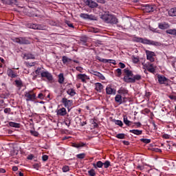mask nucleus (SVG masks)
Masks as SVG:
<instances>
[{"label": "nucleus", "instance_id": "1", "mask_svg": "<svg viewBox=\"0 0 176 176\" xmlns=\"http://www.w3.org/2000/svg\"><path fill=\"white\" fill-rule=\"evenodd\" d=\"M133 42H139L140 43H144V45H153L154 46H160V45H162L159 42L151 41L146 38H139V37H135L133 38Z\"/></svg>", "mask_w": 176, "mask_h": 176}, {"label": "nucleus", "instance_id": "2", "mask_svg": "<svg viewBox=\"0 0 176 176\" xmlns=\"http://www.w3.org/2000/svg\"><path fill=\"white\" fill-rule=\"evenodd\" d=\"M101 19L110 24H118V19L113 15L104 14L102 15Z\"/></svg>", "mask_w": 176, "mask_h": 176}, {"label": "nucleus", "instance_id": "3", "mask_svg": "<svg viewBox=\"0 0 176 176\" xmlns=\"http://www.w3.org/2000/svg\"><path fill=\"white\" fill-rule=\"evenodd\" d=\"M124 74L126 76H124V80L126 83H134V79L131 76H133V72L130 71L129 69H124Z\"/></svg>", "mask_w": 176, "mask_h": 176}, {"label": "nucleus", "instance_id": "4", "mask_svg": "<svg viewBox=\"0 0 176 176\" xmlns=\"http://www.w3.org/2000/svg\"><path fill=\"white\" fill-rule=\"evenodd\" d=\"M15 42H16V43H20V45H30V41L23 37L16 38Z\"/></svg>", "mask_w": 176, "mask_h": 176}, {"label": "nucleus", "instance_id": "5", "mask_svg": "<svg viewBox=\"0 0 176 176\" xmlns=\"http://www.w3.org/2000/svg\"><path fill=\"white\" fill-rule=\"evenodd\" d=\"M85 4L87 5V6H89V8H91L92 9L98 6V3L94 1L93 0H86Z\"/></svg>", "mask_w": 176, "mask_h": 176}, {"label": "nucleus", "instance_id": "6", "mask_svg": "<svg viewBox=\"0 0 176 176\" xmlns=\"http://www.w3.org/2000/svg\"><path fill=\"white\" fill-rule=\"evenodd\" d=\"M41 78H46L47 80H53V76L49 72H43L41 73Z\"/></svg>", "mask_w": 176, "mask_h": 176}, {"label": "nucleus", "instance_id": "7", "mask_svg": "<svg viewBox=\"0 0 176 176\" xmlns=\"http://www.w3.org/2000/svg\"><path fill=\"white\" fill-rule=\"evenodd\" d=\"M147 60H149L151 63H153L155 61V58H153V56H155V52H150V51H146Z\"/></svg>", "mask_w": 176, "mask_h": 176}, {"label": "nucleus", "instance_id": "8", "mask_svg": "<svg viewBox=\"0 0 176 176\" xmlns=\"http://www.w3.org/2000/svg\"><path fill=\"white\" fill-rule=\"evenodd\" d=\"M62 102L66 108H68L69 107H71V104H72V100H69L66 98H63L62 99Z\"/></svg>", "mask_w": 176, "mask_h": 176}, {"label": "nucleus", "instance_id": "9", "mask_svg": "<svg viewBox=\"0 0 176 176\" xmlns=\"http://www.w3.org/2000/svg\"><path fill=\"white\" fill-rule=\"evenodd\" d=\"M90 74H92L93 75H95L96 76H98V78H100V79H101L102 80H104V79H105V77H104L101 73H100L98 72H96L93 69L90 70Z\"/></svg>", "mask_w": 176, "mask_h": 176}, {"label": "nucleus", "instance_id": "10", "mask_svg": "<svg viewBox=\"0 0 176 176\" xmlns=\"http://www.w3.org/2000/svg\"><path fill=\"white\" fill-rule=\"evenodd\" d=\"M158 82L160 85H168V83H166L167 78H166V77L164 76H158Z\"/></svg>", "mask_w": 176, "mask_h": 176}, {"label": "nucleus", "instance_id": "11", "mask_svg": "<svg viewBox=\"0 0 176 176\" xmlns=\"http://www.w3.org/2000/svg\"><path fill=\"white\" fill-rule=\"evenodd\" d=\"M25 97H27L26 101H32L35 100V94H30V93H26Z\"/></svg>", "mask_w": 176, "mask_h": 176}, {"label": "nucleus", "instance_id": "12", "mask_svg": "<svg viewBox=\"0 0 176 176\" xmlns=\"http://www.w3.org/2000/svg\"><path fill=\"white\" fill-rule=\"evenodd\" d=\"M57 115H59L60 116H65V115H67V110L65 108L63 107L57 111Z\"/></svg>", "mask_w": 176, "mask_h": 176}, {"label": "nucleus", "instance_id": "13", "mask_svg": "<svg viewBox=\"0 0 176 176\" xmlns=\"http://www.w3.org/2000/svg\"><path fill=\"white\" fill-rule=\"evenodd\" d=\"M98 60L99 61H101V63H111V64H113L114 65H116V63L115 62V60L101 58L100 57H98Z\"/></svg>", "mask_w": 176, "mask_h": 176}, {"label": "nucleus", "instance_id": "14", "mask_svg": "<svg viewBox=\"0 0 176 176\" xmlns=\"http://www.w3.org/2000/svg\"><path fill=\"white\" fill-rule=\"evenodd\" d=\"M7 74L10 78H17V75L11 69H8Z\"/></svg>", "mask_w": 176, "mask_h": 176}, {"label": "nucleus", "instance_id": "15", "mask_svg": "<svg viewBox=\"0 0 176 176\" xmlns=\"http://www.w3.org/2000/svg\"><path fill=\"white\" fill-rule=\"evenodd\" d=\"M144 10L145 12H146V13H151V12H153L154 8L152 6L146 5Z\"/></svg>", "mask_w": 176, "mask_h": 176}, {"label": "nucleus", "instance_id": "16", "mask_svg": "<svg viewBox=\"0 0 176 176\" xmlns=\"http://www.w3.org/2000/svg\"><path fill=\"white\" fill-rule=\"evenodd\" d=\"M23 58H25V60H30V59L34 60L35 57L32 54H25L23 55Z\"/></svg>", "mask_w": 176, "mask_h": 176}, {"label": "nucleus", "instance_id": "17", "mask_svg": "<svg viewBox=\"0 0 176 176\" xmlns=\"http://www.w3.org/2000/svg\"><path fill=\"white\" fill-rule=\"evenodd\" d=\"M170 27V25H168V23H160L159 24V28H160V30H167V28H168Z\"/></svg>", "mask_w": 176, "mask_h": 176}, {"label": "nucleus", "instance_id": "18", "mask_svg": "<svg viewBox=\"0 0 176 176\" xmlns=\"http://www.w3.org/2000/svg\"><path fill=\"white\" fill-rule=\"evenodd\" d=\"M93 166L95 168H101L104 166V163L101 161H98L96 164H93Z\"/></svg>", "mask_w": 176, "mask_h": 176}, {"label": "nucleus", "instance_id": "19", "mask_svg": "<svg viewBox=\"0 0 176 176\" xmlns=\"http://www.w3.org/2000/svg\"><path fill=\"white\" fill-rule=\"evenodd\" d=\"M62 61H63V64H67L68 63H71V61H72V60H71V58L67 57L66 56H63L62 58Z\"/></svg>", "mask_w": 176, "mask_h": 176}, {"label": "nucleus", "instance_id": "20", "mask_svg": "<svg viewBox=\"0 0 176 176\" xmlns=\"http://www.w3.org/2000/svg\"><path fill=\"white\" fill-rule=\"evenodd\" d=\"M130 133H133V134H135L136 135H141L142 134V131H140L138 129H133L129 131Z\"/></svg>", "mask_w": 176, "mask_h": 176}, {"label": "nucleus", "instance_id": "21", "mask_svg": "<svg viewBox=\"0 0 176 176\" xmlns=\"http://www.w3.org/2000/svg\"><path fill=\"white\" fill-rule=\"evenodd\" d=\"M168 14H169V16H176V8H171L168 11Z\"/></svg>", "mask_w": 176, "mask_h": 176}, {"label": "nucleus", "instance_id": "22", "mask_svg": "<svg viewBox=\"0 0 176 176\" xmlns=\"http://www.w3.org/2000/svg\"><path fill=\"white\" fill-rule=\"evenodd\" d=\"M118 94H127V93H129V91L122 87L118 91Z\"/></svg>", "mask_w": 176, "mask_h": 176}, {"label": "nucleus", "instance_id": "23", "mask_svg": "<svg viewBox=\"0 0 176 176\" xmlns=\"http://www.w3.org/2000/svg\"><path fill=\"white\" fill-rule=\"evenodd\" d=\"M103 87H104L100 82H98L96 84V90H97V91H101V90H102Z\"/></svg>", "mask_w": 176, "mask_h": 176}, {"label": "nucleus", "instance_id": "24", "mask_svg": "<svg viewBox=\"0 0 176 176\" xmlns=\"http://www.w3.org/2000/svg\"><path fill=\"white\" fill-rule=\"evenodd\" d=\"M78 79H80L82 82H86V74H78L77 76Z\"/></svg>", "mask_w": 176, "mask_h": 176}, {"label": "nucleus", "instance_id": "25", "mask_svg": "<svg viewBox=\"0 0 176 176\" xmlns=\"http://www.w3.org/2000/svg\"><path fill=\"white\" fill-rule=\"evenodd\" d=\"M9 126H10V127H15L16 129H19L20 127V124L10 122H9Z\"/></svg>", "mask_w": 176, "mask_h": 176}, {"label": "nucleus", "instance_id": "26", "mask_svg": "<svg viewBox=\"0 0 176 176\" xmlns=\"http://www.w3.org/2000/svg\"><path fill=\"white\" fill-rule=\"evenodd\" d=\"M124 123L126 124V126H131V121L127 119V116H124Z\"/></svg>", "mask_w": 176, "mask_h": 176}, {"label": "nucleus", "instance_id": "27", "mask_svg": "<svg viewBox=\"0 0 176 176\" xmlns=\"http://www.w3.org/2000/svg\"><path fill=\"white\" fill-rule=\"evenodd\" d=\"M115 100H116V102H119V104L122 103V96H120V95H116Z\"/></svg>", "mask_w": 176, "mask_h": 176}, {"label": "nucleus", "instance_id": "28", "mask_svg": "<svg viewBox=\"0 0 176 176\" xmlns=\"http://www.w3.org/2000/svg\"><path fill=\"white\" fill-rule=\"evenodd\" d=\"M166 34H170V35H176V30L175 29H170L166 30Z\"/></svg>", "mask_w": 176, "mask_h": 176}, {"label": "nucleus", "instance_id": "29", "mask_svg": "<svg viewBox=\"0 0 176 176\" xmlns=\"http://www.w3.org/2000/svg\"><path fill=\"white\" fill-rule=\"evenodd\" d=\"M58 82L60 83H64V74H60L58 76Z\"/></svg>", "mask_w": 176, "mask_h": 176}, {"label": "nucleus", "instance_id": "30", "mask_svg": "<svg viewBox=\"0 0 176 176\" xmlns=\"http://www.w3.org/2000/svg\"><path fill=\"white\" fill-rule=\"evenodd\" d=\"M37 25H36V24L30 23V24L28 25V27L29 28H32V30H36Z\"/></svg>", "mask_w": 176, "mask_h": 176}, {"label": "nucleus", "instance_id": "31", "mask_svg": "<svg viewBox=\"0 0 176 176\" xmlns=\"http://www.w3.org/2000/svg\"><path fill=\"white\" fill-rule=\"evenodd\" d=\"M15 83L18 87H22L23 82L21 80H16Z\"/></svg>", "mask_w": 176, "mask_h": 176}, {"label": "nucleus", "instance_id": "32", "mask_svg": "<svg viewBox=\"0 0 176 176\" xmlns=\"http://www.w3.org/2000/svg\"><path fill=\"white\" fill-rule=\"evenodd\" d=\"M106 93L107 94H112L113 93V89L111 87L106 88Z\"/></svg>", "mask_w": 176, "mask_h": 176}, {"label": "nucleus", "instance_id": "33", "mask_svg": "<svg viewBox=\"0 0 176 176\" xmlns=\"http://www.w3.org/2000/svg\"><path fill=\"white\" fill-rule=\"evenodd\" d=\"M67 94H69V96H75V94H76L75 90H74L73 89H69L67 91Z\"/></svg>", "mask_w": 176, "mask_h": 176}, {"label": "nucleus", "instance_id": "34", "mask_svg": "<svg viewBox=\"0 0 176 176\" xmlns=\"http://www.w3.org/2000/svg\"><path fill=\"white\" fill-rule=\"evenodd\" d=\"M88 174L90 176H96V170H94V169H91L88 171Z\"/></svg>", "mask_w": 176, "mask_h": 176}, {"label": "nucleus", "instance_id": "35", "mask_svg": "<svg viewBox=\"0 0 176 176\" xmlns=\"http://www.w3.org/2000/svg\"><path fill=\"white\" fill-rule=\"evenodd\" d=\"M125 135L124 133H119L116 135V138H119L120 140L124 139Z\"/></svg>", "mask_w": 176, "mask_h": 176}, {"label": "nucleus", "instance_id": "36", "mask_svg": "<svg viewBox=\"0 0 176 176\" xmlns=\"http://www.w3.org/2000/svg\"><path fill=\"white\" fill-rule=\"evenodd\" d=\"M80 17H82V19H91L90 15H89L87 14H81L80 15Z\"/></svg>", "mask_w": 176, "mask_h": 176}, {"label": "nucleus", "instance_id": "37", "mask_svg": "<svg viewBox=\"0 0 176 176\" xmlns=\"http://www.w3.org/2000/svg\"><path fill=\"white\" fill-rule=\"evenodd\" d=\"M132 79H134V83L135 82V80H140L141 79V76L140 75H135V76H133V78H132Z\"/></svg>", "mask_w": 176, "mask_h": 176}, {"label": "nucleus", "instance_id": "38", "mask_svg": "<svg viewBox=\"0 0 176 176\" xmlns=\"http://www.w3.org/2000/svg\"><path fill=\"white\" fill-rule=\"evenodd\" d=\"M103 166H104V168H108V167L111 166V162H109V161H106L103 163Z\"/></svg>", "mask_w": 176, "mask_h": 176}, {"label": "nucleus", "instance_id": "39", "mask_svg": "<svg viewBox=\"0 0 176 176\" xmlns=\"http://www.w3.org/2000/svg\"><path fill=\"white\" fill-rule=\"evenodd\" d=\"M130 102H131V100L129 98H124L122 100V102H128V104L126 105H130V104H131Z\"/></svg>", "mask_w": 176, "mask_h": 176}, {"label": "nucleus", "instance_id": "40", "mask_svg": "<svg viewBox=\"0 0 176 176\" xmlns=\"http://www.w3.org/2000/svg\"><path fill=\"white\" fill-rule=\"evenodd\" d=\"M77 157L78 159H85V157H86V154L85 153L78 154L77 155Z\"/></svg>", "mask_w": 176, "mask_h": 176}, {"label": "nucleus", "instance_id": "41", "mask_svg": "<svg viewBox=\"0 0 176 176\" xmlns=\"http://www.w3.org/2000/svg\"><path fill=\"white\" fill-rule=\"evenodd\" d=\"M147 71H148V72H151V74H153V72H155V68H153V67H152V65H151V67H147Z\"/></svg>", "mask_w": 176, "mask_h": 176}, {"label": "nucleus", "instance_id": "42", "mask_svg": "<svg viewBox=\"0 0 176 176\" xmlns=\"http://www.w3.org/2000/svg\"><path fill=\"white\" fill-rule=\"evenodd\" d=\"M72 146H74V148H80V146H85V144H78L74 143Z\"/></svg>", "mask_w": 176, "mask_h": 176}, {"label": "nucleus", "instance_id": "43", "mask_svg": "<svg viewBox=\"0 0 176 176\" xmlns=\"http://www.w3.org/2000/svg\"><path fill=\"white\" fill-rule=\"evenodd\" d=\"M140 141L144 142V144H149L151 142V140L149 139H140Z\"/></svg>", "mask_w": 176, "mask_h": 176}, {"label": "nucleus", "instance_id": "44", "mask_svg": "<svg viewBox=\"0 0 176 176\" xmlns=\"http://www.w3.org/2000/svg\"><path fill=\"white\" fill-rule=\"evenodd\" d=\"M63 173H67V171H69V166H63Z\"/></svg>", "mask_w": 176, "mask_h": 176}, {"label": "nucleus", "instance_id": "45", "mask_svg": "<svg viewBox=\"0 0 176 176\" xmlns=\"http://www.w3.org/2000/svg\"><path fill=\"white\" fill-rule=\"evenodd\" d=\"M30 133L32 135H34V137H38V135H39V133L35 131H30Z\"/></svg>", "mask_w": 176, "mask_h": 176}, {"label": "nucleus", "instance_id": "46", "mask_svg": "<svg viewBox=\"0 0 176 176\" xmlns=\"http://www.w3.org/2000/svg\"><path fill=\"white\" fill-rule=\"evenodd\" d=\"M36 30H46L45 27L42 25H37V28H36Z\"/></svg>", "mask_w": 176, "mask_h": 176}, {"label": "nucleus", "instance_id": "47", "mask_svg": "<svg viewBox=\"0 0 176 176\" xmlns=\"http://www.w3.org/2000/svg\"><path fill=\"white\" fill-rule=\"evenodd\" d=\"M65 23L67 24V25H68V27H69L70 28H74V25L72 23H71V22L66 21Z\"/></svg>", "mask_w": 176, "mask_h": 176}, {"label": "nucleus", "instance_id": "48", "mask_svg": "<svg viewBox=\"0 0 176 176\" xmlns=\"http://www.w3.org/2000/svg\"><path fill=\"white\" fill-rule=\"evenodd\" d=\"M116 124H118V126H120V127H122V126H123V122L121 120H117L116 122Z\"/></svg>", "mask_w": 176, "mask_h": 176}, {"label": "nucleus", "instance_id": "49", "mask_svg": "<svg viewBox=\"0 0 176 176\" xmlns=\"http://www.w3.org/2000/svg\"><path fill=\"white\" fill-rule=\"evenodd\" d=\"M116 72H117V74H118V77H120V76L122 75V69H116Z\"/></svg>", "mask_w": 176, "mask_h": 176}, {"label": "nucleus", "instance_id": "50", "mask_svg": "<svg viewBox=\"0 0 176 176\" xmlns=\"http://www.w3.org/2000/svg\"><path fill=\"white\" fill-rule=\"evenodd\" d=\"M42 159L43 162H46L47 159H49V156H47V155H43Z\"/></svg>", "mask_w": 176, "mask_h": 176}, {"label": "nucleus", "instance_id": "51", "mask_svg": "<svg viewBox=\"0 0 176 176\" xmlns=\"http://www.w3.org/2000/svg\"><path fill=\"white\" fill-rule=\"evenodd\" d=\"M26 65H27V67H34V65H35V63L34 62H33L32 63H26Z\"/></svg>", "mask_w": 176, "mask_h": 176}, {"label": "nucleus", "instance_id": "52", "mask_svg": "<svg viewBox=\"0 0 176 176\" xmlns=\"http://www.w3.org/2000/svg\"><path fill=\"white\" fill-rule=\"evenodd\" d=\"M133 63L137 64V63H138V61H140V59H138V58L133 57Z\"/></svg>", "mask_w": 176, "mask_h": 176}, {"label": "nucleus", "instance_id": "53", "mask_svg": "<svg viewBox=\"0 0 176 176\" xmlns=\"http://www.w3.org/2000/svg\"><path fill=\"white\" fill-rule=\"evenodd\" d=\"M41 69H42V68H38L36 71L35 73L36 74V75H39L41 74Z\"/></svg>", "mask_w": 176, "mask_h": 176}, {"label": "nucleus", "instance_id": "54", "mask_svg": "<svg viewBox=\"0 0 176 176\" xmlns=\"http://www.w3.org/2000/svg\"><path fill=\"white\" fill-rule=\"evenodd\" d=\"M5 113H10V109L6 108L4 109Z\"/></svg>", "mask_w": 176, "mask_h": 176}, {"label": "nucleus", "instance_id": "55", "mask_svg": "<svg viewBox=\"0 0 176 176\" xmlns=\"http://www.w3.org/2000/svg\"><path fill=\"white\" fill-rule=\"evenodd\" d=\"M120 68H124L126 67V65H124V63L120 62Z\"/></svg>", "mask_w": 176, "mask_h": 176}, {"label": "nucleus", "instance_id": "56", "mask_svg": "<svg viewBox=\"0 0 176 176\" xmlns=\"http://www.w3.org/2000/svg\"><path fill=\"white\" fill-rule=\"evenodd\" d=\"M163 138H165L166 140H168L170 138V136L168 134L163 135Z\"/></svg>", "mask_w": 176, "mask_h": 176}, {"label": "nucleus", "instance_id": "57", "mask_svg": "<svg viewBox=\"0 0 176 176\" xmlns=\"http://www.w3.org/2000/svg\"><path fill=\"white\" fill-rule=\"evenodd\" d=\"M92 124H94V129H96V127H98V124L96 123L94 121H93Z\"/></svg>", "mask_w": 176, "mask_h": 176}, {"label": "nucleus", "instance_id": "58", "mask_svg": "<svg viewBox=\"0 0 176 176\" xmlns=\"http://www.w3.org/2000/svg\"><path fill=\"white\" fill-rule=\"evenodd\" d=\"M33 166H34V168H36V170H38L39 168V164H34Z\"/></svg>", "mask_w": 176, "mask_h": 176}, {"label": "nucleus", "instance_id": "59", "mask_svg": "<svg viewBox=\"0 0 176 176\" xmlns=\"http://www.w3.org/2000/svg\"><path fill=\"white\" fill-rule=\"evenodd\" d=\"M82 69H82V67H76V70H77V71H79L80 72H82Z\"/></svg>", "mask_w": 176, "mask_h": 176}, {"label": "nucleus", "instance_id": "60", "mask_svg": "<svg viewBox=\"0 0 176 176\" xmlns=\"http://www.w3.org/2000/svg\"><path fill=\"white\" fill-rule=\"evenodd\" d=\"M99 3H105V0H96Z\"/></svg>", "mask_w": 176, "mask_h": 176}, {"label": "nucleus", "instance_id": "61", "mask_svg": "<svg viewBox=\"0 0 176 176\" xmlns=\"http://www.w3.org/2000/svg\"><path fill=\"white\" fill-rule=\"evenodd\" d=\"M33 158H34V155H30L28 157V160H32Z\"/></svg>", "mask_w": 176, "mask_h": 176}, {"label": "nucleus", "instance_id": "62", "mask_svg": "<svg viewBox=\"0 0 176 176\" xmlns=\"http://www.w3.org/2000/svg\"><path fill=\"white\" fill-rule=\"evenodd\" d=\"M38 98H41L42 100V98H43V94H39L38 96Z\"/></svg>", "mask_w": 176, "mask_h": 176}, {"label": "nucleus", "instance_id": "63", "mask_svg": "<svg viewBox=\"0 0 176 176\" xmlns=\"http://www.w3.org/2000/svg\"><path fill=\"white\" fill-rule=\"evenodd\" d=\"M135 124L137 126V127H141V122H135Z\"/></svg>", "mask_w": 176, "mask_h": 176}, {"label": "nucleus", "instance_id": "64", "mask_svg": "<svg viewBox=\"0 0 176 176\" xmlns=\"http://www.w3.org/2000/svg\"><path fill=\"white\" fill-rule=\"evenodd\" d=\"M12 170H13L14 171H17V170H19V168H17V166H13V167H12Z\"/></svg>", "mask_w": 176, "mask_h": 176}]
</instances>
